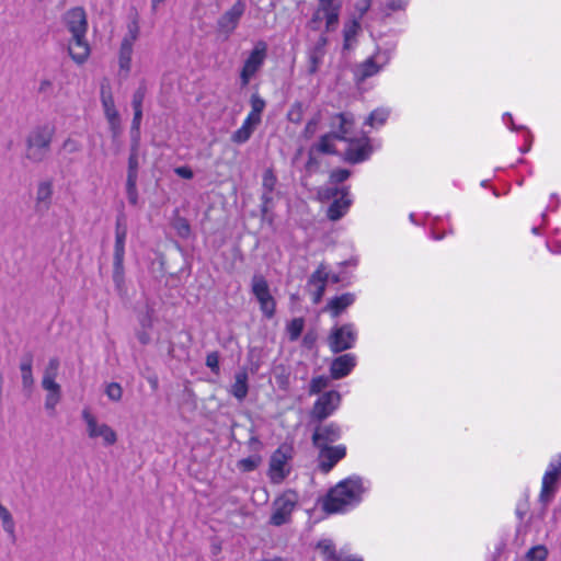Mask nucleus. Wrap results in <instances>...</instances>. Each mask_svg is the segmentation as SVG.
Wrapping results in <instances>:
<instances>
[{"mask_svg": "<svg viewBox=\"0 0 561 561\" xmlns=\"http://www.w3.org/2000/svg\"><path fill=\"white\" fill-rule=\"evenodd\" d=\"M318 468L322 473H329L346 455L344 445L319 447Z\"/></svg>", "mask_w": 561, "mask_h": 561, "instance_id": "nucleus-11", "label": "nucleus"}, {"mask_svg": "<svg viewBox=\"0 0 561 561\" xmlns=\"http://www.w3.org/2000/svg\"><path fill=\"white\" fill-rule=\"evenodd\" d=\"M325 53L310 48L308 51V73L314 75L323 62Z\"/></svg>", "mask_w": 561, "mask_h": 561, "instance_id": "nucleus-37", "label": "nucleus"}, {"mask_svg": "<svg viewBox=\"0 0 561 561\" xmlns=\"http://www.w3.org/2000/svg\"><path fill=\"white\" fill-rule=\"evenodd\" d=\"M328 45V38L324 34L320 35V37L318 38L317 43L313 45V49L316 50H320L322 53H327L325 50V47Z\"/></svg>", "mask_w": 561, "mask_h": 561, "instance_id": "nucleus-64", "label": "nucleus"}, {"mask_svg": "<svg viewBox=\"0 0 561 561\" xmlns=\"http://www.w3.org/2000/svg\"><path fill=\"white\" fill-rule=\"evenodd\" d=\"M64 22L72 37L85 36L88 31L87 13L82 7L69 9L64 15Z\"/></svg>", "mask_w": 561, "mask_h": 561, "instance_id": "nucleus-12", "label": "nucleus"}, {"mask_svg": "<svg viewBox=\"0 0 561 561\" xmlns=\"http://www.w3.org/2000/svg\"><path fill=\"white\" fill-rule=\"evenodd\" d=\"M53 136L54 128L49 125L33 128L26 138L25 157L35 163L44 161L50 151Z\"/></svg>", "mask_w": 561, "mask_h": 561, "instance_id": "nucleus-2", "label": "nucleus"}, {"mask_svg": "<svg viewBox=\"0 0 561 561\" xmlns=\"http://www.w3.org/2000/svg\"><path fill=\"white\" fill-rule=\"evenodd\" d=\"M139 34V26L136 21L128 24V35L123 39H129L130 44L134 45V42L137 39Z\"/></svg>", "mask_w": 561, "mask_h": 561, "instance_id": "nucleus-58", "label": "nucleus"}, {"mask_svg": "<svg viewBox=\"0 0 561 561\" xmlns=\"http://www.w3.org/2000/svg\"><path fill=\"white\" fill-rule=\"evenodd\" d=\"M314 152H311V148L309 149L308 160L306 162V170L309 172H313L318 169L319 162L313 156Z\"/></svg>", "mask_w": 561, "mask_h": 561, "instance_id": "nucleus-62", "label": "nucleus"}, {"mask_svg": "<svg viewBox=\"0 0 561 561\" xmlns=\"http://www.w3.org/2000/svg\"><path fill=\"white\" fill-rule=\"evenodd\" d=\"M251 290L259 304L273 297L265 277L261 274H254L251 280Z\"/></svg>", "mask_w": 561, "mask_h": 561, "instance_id": "nucleus-26", "label": "nucleus"}, {"mask_svg": "<svg viewBox=\"0 0 561 561\" xmlns=\"http://www.w3.org/2000/svg\"><path fill=\"white\" fill-rule=\"evenodd\" d=\"M329 385V379L325 376L313 377L309 385V394H318Z\"/></svg>", "mask_w": 561, "mask_h": 561, "instance_id": "nucleus-45", "label": "nucleus"}, {"mask_svg": "<svg viewBox=\"0 0 561 561\" xmlns=\"http://www.w3.org/2000/svg\"><path fill=\"white\" fill-rule=\"evenodd\" d=\"M276 183V178L272 173V171H266L263 175V187L272 193Z\"/></svg>", "mask_w": 561, "mask_h": 561, "instance_id": "nucleus-57", "label": "nucleus"}, {"mask_svg": "<svg viewBox=\"0 0 561 561\" xmlns=\"http://www.w3.org/2000/svg\"><path fill=\"white\" fill-rule=\"evenodd\" d=\"M267 57V44L264 41L255 43L253 49L244 60L240 71L241 87H247L256 72L263 67Z\"/></svg>", "mask_w": 561, "mask_h": 561, "instance_id": "nucleus-4", "label": "nucleus"}, {"mask_svg": "<svg viewBox=\"0 0 561 561\" xmlns=\"http://www.w3.org/2000/svg\"><path fill=\"white\" fill-rule=\"evenodd\" d=\"M317 549L321 552L324 561H340L335 546L330 539H322L318 542Z\"/></svg>", "mask_w": 561, "mask_h": 561, "instance_id": "nucleus-34", "label": "nucleus"}, {"mask_svg": "<svg viewBox=\"0 0 561 561\" xmlns=\"http://www.w3.org/2000/svg\"><path fill=\"white\" fill-rule=\"evenodd\" d=\"M341 403V394L335 390H330L322 393L310 412V420L312 422L322 423L325 419L334 413Z\"/></svg>", "mask_w": 561, "mask_h": 561, "instance_id": "nucleus-7", "label": "nucleus"}, {"mask_svg": "<svg viewBox=\"0 0 561 561\" xmlns=\"http://www.w3.org/2000/svg\"><path fill=\"white\" fill-rule=\"evenodd\" d=\"M323 12L324 10H321V7L318 5L317 10L313 12L312 18L309 21V26L311 30L317 31L320 28V24L324 20Z\"/></svg>", "mask_w": 561, "mask_h": 561, "instance_id": "nucleus-55", "label": "nucleus"}, {"mask_svg": "<svg viewBox=\"0 0 561 561\" xmlns=\"http://www.w3.org/2000/svg\"><path fill=\"white\" fill-rule=\"evenodd\" d=\"M51 197L53 183L50 181L41 182L36 191V210L41 213L47 211L51 204Z\"/></svg>", "mask_w": 561, "mask_h": 561, "instance_id": "nucleus-24", "label": "nucleus"}, {"mask_svg": "<svg viewBox=\"0 0 561 561\" xmlns=\"http://www.w3.org/2000/svg\"><path fill=\"white\" fill-rule=\"evenodd\" d=\"M133 45L129 39H123L119 48V68L129 72L131 65Z\"/></svg>", "mask_w": 561, "mask_h": 561, "instance_id": "nucleus-33", "label": "nucleus"}, {"mask_svg": "<svg viewBox=\"0 0 561 561\" xmlns=\"http://www.w3.org/2000/svg\"><path fill=\"white\" fill-rule=\"evenodd\" d=\"M248 379H249L248 373L244 369L239 370L234 375V382L231 386L230 393L239 401H242L248 396V392H249Z\"/></svg>", "mask_w": 561, "mask_h": 561, "instance_id": "nucleus-27", "label": "nucleus"}, {"mask_svg": "<svg viewBox=\"0 0 561 561\" xmlns=\"http://www.w3.org/2000/svg\"><path fill=\"white\" fill-rule=\"evenodd\" d=\"M110 130L112 134V137L115 139L121 136L122 134V124H121V117L110 118L107 119Z\"/></svg>", "mask_w": 561, "mask_h": 561, "instance_id": "nucleus-56", "label": "nucleus"}, {"mask_svg": "<svg viewBox=\"0 0 561 561\" xmlns=\"http://www.w3.org/2000/svg\"><path fill=\"white\" fill-rule=\"evenodd\" d=\"M245 9V1L237 0L233 5L217 20V31L228 38L238 27Z\"/></svg>", "mask_w": 561, "mask_h": 561, "instance_id": "nucleus-8", "label": "nucleus"}, {"mask_svg": "<svg viewBox=\"0 0 561 561\" xmlns=\"http://www.w3.org/2000/svg\"><path fill=\"white\" fill-rule=\"evenodd\" d=\"M548 557V549L543 545L530 548L526 553L528 561H545Z\"/></svg>", "mask_w": 561, "mask_h": 561, "instance_id": "nucleus-42", "label": "nucleus"}, {"mask_svg": "<svg viewBox=\"0 0 561 561\" xmlns=\"http://www.w3.org/2000/svg\"><path fill=\"white\" fill-rule=\"evenodd\" d=\"M561 481V457L553 459L542 477L539 501L547 506L554 497Z\"/></svg>", "mask_w": 561, "mask_h": 561, "instance_id": "nucleus-5", "label": "nucleus"}, {"mask_svg": "<svg viewBox=\"0 0 561 561\" xmlns=\"http://www.w3.org/2000/svg\"><path fill=\"white\" fill-rule=\"evenodd\" d=\"M82 419L87 424V432L90 438L102 437L104 445H114L117 440L115 431L107 424H99L95 416L88 409L82 411Z\"/></svg>", "mask_w": 561, "mask_h": 561, "instance_id": "nucleus-9", "label": "nucleus"}, {"mask_svg": "<svg viewBox=\"0 0 561 561\" xmlns=\"http://www.w3.org/2000/svg\"><path fill=\"white\" fill-rule=\"evenodd\" d=\"M138 150H139V140H138V138H133L131 146H130V153L128 157V169H127V179L126 180H138V169H139Z\"/></svg>", "mask_w": 561, "mask_h": 561, "instance_id": "nucleus-31", "label": "nucleus"}, {"mask_svg": "<svg viewBox=\"0 0 561 561\" xmlns=\"http://www.w3.org/2000/svg\"><path fill=\"white\" fill-rule=\"evenodd\" d=\"M341 427L331 422L329 424L318 423L312 434V444L316 448L329 447L341 438Z\"/></svg>", "mask_w": 561, "mask_h": 561, "instance_id": "nucleus-13", "label": "nucleus"}, {"mask_svg": "<svg viewBox=\"0 0 561 561\" xmlns=\"http://www.w3.org/2000/svg\"><path fill=\"white\" fill-rule=\"evenodd\" d=\"M356 366V356L354 354H343L335 357L330 365V375L333 379L339 380L347 375Z\"/></svg>", "mask_w": 561, "mask_h": 561, "instance_id": "nucleus-16", "label": "nucleus"}, {"mask_svg": "<svg viewBox=\"0 0 561 561\" xmlns=\"http://www.w3.org/2000/svg\"><path fill=\"white\" fill-rule=\"evenodd\" d=\"M126 238L127 226L123 220L118 218L115 225V244L113 261H124Z\"/></svg>", "mask_w": 561, "mask_h": 561, "instance_id": "nucleus-22", "label": "nucleus"}, {"mask_svg": "<svg viewBox=\"0 0 561 561\" xmlns=\"http://www.w3.org/2000/svg\"><path fill=\"white\" fill-rule=\"evenodd\" d=\"M341 8L324 9L323 18L325 20V31L332 32L339 24Z\"/></svg>", "mask_w": 561, "mask_h": 561, "instance_id": "nucleus-38", "label": "nucleus"}, {"mask_svg": "<svg viewBox=\"0 0 561 561\" xmlns=\"http://www.w3.org/2000/svg\"><path fill=\"white\" fill-rule=\"evenodd\" d=\"M347 142L350 146L344 153V160L346 162L355 164L369 158L371 150L367 139L362 142L359 140L350 138Z\"/></svg>", "mask_w": 561, "mask_h": 561, "instance_id": "nucleus-17", "label": "nucleus"}, {"mask_svg": "<svg viewBox=\"0 0 561 561\" xmlns=\"http://www.w3.org/2000/svg\"><path fill=\"white\" fill-rule=\"evenodd\" d=\"M251 104V111H254L255 113H263L266 103L265 101L257 94L253 93L250 99Z\"/></svg>", "mask_w": 561, "mask_h": 561, "instance_id": "nucleus-54", "label": "nucleus"}, {"mask_svg": "<svg viewBox=\"0 0 561 561\" xmlns=\"http://www.w3.org/2000/svg\"><path fill=\"white\" fill-rule=\"evenodd\" d=\"M351 176V171L347 169H335L332 170L329 175V183L337 185L345 182Z\"/></svg>", "mask_w": 561, "mask_h": 561, "instance_id": "nucleus-46", "label": "nucleus"}, {"mask_svg": "<svg viewBox=\"0 0 561 561\" xmlns=\"http://www.w3.org/2000/svg\"><path fill=\"white\" fill-rule=\"evenodd\" d=\"M146 93H147V88L142 83L137 88V90L133 94V100H131L133 110H142V103L146 98Z\"/></svg>", "mask_w": 561, "mask_h": 561, "instance_id": "nucleus-49", "label": "nucleus"}, {"mask_svg": "<svg viewBox=\"0 0 561 561\" xmlns=\"http://www.w3.org/2000/svg\"><path fill=\"white\" fill-rule=\"evenodd\" d=\"M261 462V457L257 455L249 456L247 458H242L238 461V468L243 472H250L257 468Z\"/></svg>", "mask_w": 561, "mask_h": 561, "instance_id": "nucleus-41", "label": "nucleus"}, {"mask_svg": "<svg viewBox=\"0 0 561 561\" xmlns=\"http://www.w3.org/2000/svg\"><path fill=\"white\" fill-rule=\"evenodd\" d=\"M126 194L130 205H137L138 203V191L137 180H126Z\"/></svg>", "mask_w": 561, "mask_h": 561, "instance_id": "nucleus-50", "label": "nucleus"}, {"mask_svg": "<svg viewBox=\"0 0 561 561\" xmlns=\"http://www.w3.org/2000/svg\"><path fill=\"white\" fill-rule=\"evenodd\" d=\"M356 296L353 293H344L340 296H334L328 302V310L331 316L339 317L346 308L355 302Z\"/></svg>", "mask_w": 561, "mask_h": 561, "instance_id": "nucleus-23", "label": "nucleus"}, {"mask_svg": "<svg viewBox=\"0 0 561 561\" xmlns=\"http://www.w3.org/2000/svg\"><path fill=\"white\" fill-rule=\"evenodd\" d=\"M255 128L256 127L253 126L252 124L243 121L241 127L238 128L231 135V141L234 144H238V145H242V144L247 142L251 138Z\"/></svg>", "mask_w": 561, "mask_h": 561, "instance_id": "nucleus-35", "label": "nucleus"}, {"mask_svg": "<svg viewBox=\"0 0 561 561\" xmlns=\"http://www.w3.org/2000/svg\"><path fill=\"white\" fill-rule=\"evenodd\" d=\"M367 490L362 477L351 476L329 490L322 508L329 514L344 513L358 505Z\"/></svg>", "mask_w": 561, "mask_h": 561, "instance_id": "nucleus-1", "label": "nucleus"}, {"mask_svg": "<svg viewBox=\"0 0 561 561\" xmlns=\"http://www.w3.org/2000/svg\"><path fill=\"white\" fill-rule=\"evenodd\" d=\"M353 201L350 195V186H343V194L339 198H334L329 205L327 217L331 221H337L348 211Z\"/></svg>", "mask_w": 561, "mask_h": 561, "instance_id": "nucleus-15", "label": "nucleus"}, {"mask_svg": "<svg viewBox=\"0 0 561 561\" xmlns=\"http://www.w3.org/2000/svg\"><path fill=\"white\" fill-rule=\"evenodd\" d=\"M113 283L121 297L126 295L124 261H113Z\"/></svg>", "mask_w": 561, "mask_h": 561, "instance_id": "nucleus-30", "label": "nucleus"}, {"mask_svg": "<svg viewBox=\"0 0 561 561\" xmlns=\"http://www.w3.org/2000/svg\"><path fill=\"white\" fill-rule=\"evenodd\" d=\"M354 125L355 118L350 112L335 113L330 116V133L334 135L336 140L348 141Z\"/></svg>", "mask_w": 561, "mask_h": 561, "instance_id": "nucleus-10", "label": "nucleus"}, {"mask_svg": "<svg viewBox=\"0 0 561 561\" xmlns=\"http://www.w3.org/2000/svg\"><path fill=\"white\" fill-rule=\"evenodd\" d=\"M357 340V331L353 323H345L334 327L328 337L329 347L332 353L337 354L352 348Z\"/></svg>", "mask_w": 561, "mask_h": 561, "instance_id": "nucleus-6", "label": "nucleus"}, {"mask_svg": "<svg viewBox=\"0 0 561 561\" xmlns=\"http://www.w3.org/2000/svg\"><path fill=\"white\" fill-rule=\"evenodd\" d=\"M328 279L329 273H327L324 264L321 263L307 282L313 304L317 305L321 301L325 293Z\"/></svg>", "mask_w": 561, "mask_h": 561, "instance_id": "nucleus-14", "label": "nucleus"}, {"mask_svg": "<svg viewBox=\"0 0 561 561\" xmlns=\"http://www.w3.org/2000/svg\"><path fill=\"white\" fill-rule=\"evenodd\" d=\"M360 30V24L357 20H352L351 22L346 23L343 28V48L350 49L351 48V42L355 39L356 35L358 34Z\"/></svg>", "mask_w": 561, "mask_h": 561, "instance_id": "nucleus-36", "label": "nucleus"}, {"mask_svg": "<svg viewBox=\"0 0 561 561\" xmlns=\"http://www.w3.org/2000/svg\"><path fill=\"white\" fill-rule=\"evenodd\" d=\"M206 366L215 374L219 373V354L210 352L206 356Z\"/></svg>", "mask_w": 561, "mask_h": 561, "instance_id": "nucleus-53", "label": "nucleus"}, {"mask_svg": "<svg viewBox=\"0 0 561 561\" xmlns=\"http://www.w3.org/2000/svg\"><path fill=\"white\" fill-rule=\"evenodd\" d=\"M304 319L302 318H295L290 321V323L287 325V331L289 334V339L291 341L297 340L304 330Z\"/></svg>", "mask_w": 561, "mask_h": 561, "instance_id": "nucleus-44", "label": "nucleus"}, {"mask_svg": "<svg viewBox=\"0 0 561 561\" xmlns=\"http://www.w3.org/2000/svg\"><path fill=\"white\" fill-rule=\"evenodd\" d=\"M47 391H48V394L46 396V399H45V408L47 410H54L60 400L61 387H60V385H57V389L47 390Z\"/></svg>", "mask_w": 561, "mask_h": 561, "instance_id": "nucleus-48", "label": "nucleus"}, {"mask_svg": "<svg viewBox=\"0 0 561 561\" xmlns=\"http://www.w3.org/2000/svg\"><path fill=\"white\" fill-rule=\"evenodd\" d=\"M101 103L106 119L119 116V113L115 106L113 94L110 88H105L104 85L101 88Z\"/></svg>", "mask_w": 561, "mask_h": 561, "instance_id": "nucleus-29", "label": "nucleus"}, {"mask_svg": "<svg viewBox=\"0 0 561 561\" xmlns=\"http://www.w3.org/2000/svg\"><path fill=\"white\" fill-rule=\"evenodd\" d=\"M336 140L334 135L330 131L323 134L318 142L311 146V152H318L322 154H336L337 150L333 144Z\"/></svg>", "mask_w": 561, "mask_h": 561, "instance_id": "nucleus-28", "label": "nucleus"}, {"mask_svg": "<svg viewBox=\"0 0 561 561\" xmlns=\"http://www.w3.org/2000/svg\"><path fill=\"white\" fill-rule=\"evenodd\" d=\"M68 51L72 60L78 65L85 62L90 55V46L85 36L71 37Z\"/></svg>", "mask_w": 561, "mask_h": 561, "instance_id": "nucleus-20", "label": "nucleus"}, {"mask_svg": "<svg viewBox=\"0 0 561 561\" xmlns=\"http://www.w3.org/2000/svg\"><path fill=\"white\" fill-rule=\"evenodd\" d=\"M389 117V111L386 108H377L373 111L366 118L365 124L374 127L375 125H383Z\"/></svg>", "mask_w": 561, "mask_h": 561, "instance_id": "nucleus-39", "label": "nucleus"}, {"mask_svg": "<svg viewBox=\"0 0 561 561\" xmlns=\"http://www.w3.org/2000/svg\"><path fill=\"white\" fill-rule=\"evenodd\" d=\"M321 122V113L318 112L316 115H313L306 124L304 130H302V136L306 138V139H310L314 136V134L317 133L318 130V125L319 123Z\"/></svg>", "mask_w": 561, "mask_h": 561, "instance_id": "nucleus-43", "label": "nucleus"}, {"mask_svg": "<svg viewBox=\"0 0 561 561\" xmlns=\"http://www.w3.org/2000/svg\"><path fill=\"white\" fill-rule=\"evenodd\" d=\"M304 104L300 101H296L290 105L287 113V118L293 124H300L304 117Z\"/></svg>", "mask_w": 561, "mask_h": 561, "instance_id": "nucleus-40", "label": "nucleus"}, {"mask_svg": "<svg viewBox=\"0 0 561 561\" xmlns=\"http://www.w3.org/2000/svg\"><path fill=\"white\" fill-rule=\"evenodd\" d=\"M33 363L34 355L32 352H26L22 355L20 360L21 381L23 390L27 393L32 392L35 382L33 377Z\"/></svg>", "mask_w": 561, "mask_h": 561, "instance_id": "nucleus-19", "label": "nucleus"}, {"mask_svg": "<svg viewBox=\"0 0 561 561\" xmlns=\"http://www.w3.org/2000/svg\"><path fill=\"white\" fill-rule=\"evenodd\" d=\"M60 360L58 357H50L43 374L42 387L44 390L57 389L56 378L58 376Z\"/></svg>", "mask_w": 561, "mask_h": 561, "instance_id": "nucleus-25", "label": "nucleus"}, {"mask_svg": "<svg viewBox=\"0 0 561 561\" xmlns=\"http://www.w3.org/2000/svg\"><path fill=\"white\" fill-rule=\"evenodd\" d=\"M0 520L2 523L3 530L8 534L12 542H15V523L14 519L5 506H0Z\"/></svg>", "mask_w": 561, "mask_h": 561, "instance_id": "nucleus-32", "label": "nucleus"}, {"mask_svg": "<svg viewBox=\"0 0 561 561\" xmlns=\"http://www.w3.org/2000/svg\"><path fill=\"white\" fill-rule=\"evenodd\" d=\"M105 393L111 401L118 402L123 397V388L118 382H110L105 388Z\"/></svg>", "mask_w": 561, "mask_h": 561, "instance_id": "nucleus-47", "label": "nucleus"}, {"mask_svg": "<svg viewBox=\"0 0 561 561\" xmlns=\"http://www.w3.org/2000/svg\"><path fill=\"white\" fill-rule=\"evenodd\" d=\"M381 59V54L378 51L376 55L367 58L364 62L358 65L355 69V78L358 82H364L366 79L377 75L381 66L377 60Z\"/></svg>", "mask_w": 561, "mask_h": 561, "instance_id": "nucleus-21", "label": "nucleus"}, {"mask_svg": "<svg viewBox=\"0 0 561 561\" xmlns=\"http://www.w3.org/2000/svg\"><path fill=\"white\" fill-rule=\"evenodd\" d=\"M260 309L267 319L273 318L276 310V301L274 297L260 302Z\"/></svg>", "mask_w": 561, "mask_h": 561, "instance_id": "nucleus-52", "label": "nucleus"}, {"mask_svg": "<svg viewBox=\"0 0 561 561\" xmlns=\"http://www.w3.org/2000/svg\"><path fill=\"white\" fill-rule=\"evenodd\" d=\"M288 457L280 448L275 450L270 459V478L273 483H280L288 471L285 469Z\"/></svg>", "mask_w": 561, "mask_h": 561, "instance_id": "nucleus-18", "label": "nucleus"}, {"mask_svg": "<svg viewBox=\"0 0 561 561\" xmlns=\"http://www.w3.org/2000/svg\"><path fill=\"white\" fill-rule=\"evenodd\" d=\"M342 194H343V186L337 187L336 185L324 187L319 191V195L322 199L339 198L340 196H342Z\"/></svg>", "mask_w": 561, "mask_h": 561, "instance_id": "nucleus-51", "label": "nucleus"}, {"mask_svg": "<svg viewBox=\"0 0 561 561\" xmlns=\"http://www.w3.org/2000/svg\"><path fill=\"white\" fill-rule=\"evenodd\" d=\"M176 175L182 179L191 180L194 176V173L190 167L183 165L174 169Z\"/></svg>", "mask_w": 561, "mask_h": 561, "instance_id": "nucleus-61", "label": "nucleus"}, {"mask_svg": "<svg viewBox=\"0 0 561 561\" xmlns=\"http://www.w3.org/2000/svg\"><path fill=\"white\" fill-rule=\"evenodd\" d=\"M175 227L181 237H187L191 232L190 225H188L187 220L184 218L178 219Z\"/></svg>", "mask_w": 561, "mask_h": 561, "instance_id": "nucleus-59", "label": "nucleus"}, {"mask_svg": "<svg viewBox=\"0 0 561 561\" xmlns=\"http://www.w3.org/2000/svg\"><path fill=\"white\" fill-rule=\"evenodd\" d=\"M261 113H255L254 111H251L244 121L256 127L261 123Z\"/></svg>", "mask_w": 561, "mask_h": 561, "instance_id": "nucleus-63", "label": "nucleus"}, {"mask_svg": "<svg viewBox=\"0 0 561 561\" xmlns=\"http://www.w3.org/2000/svg\"><path fill=\"white\" fill-rule=\"evenodd\" d=\"M408 3L409 0H389V2L387 3V8L390 11L404 10Z\"/></svg>", "mask_w": 561, "mask_h": 561, "instance_id": "nucleus-60", "label": "nucleus"}, {"mask_svg": "<svg viewBox=\"0 0 561 561\" xmlns=\"http://www.w3.org/2000/svg\"><path fill=\"white\" fill-rule=\"evenodd\" d=\"M299 502V494L291 489L286 490L273 502V513L270 524L276 527L288 524L291 520V514Z\"/></svg>", "mask_w": 561, "mask_h": 561, "instance_id": "nucleus-3", "label": "nucleus"}]
</instances>
